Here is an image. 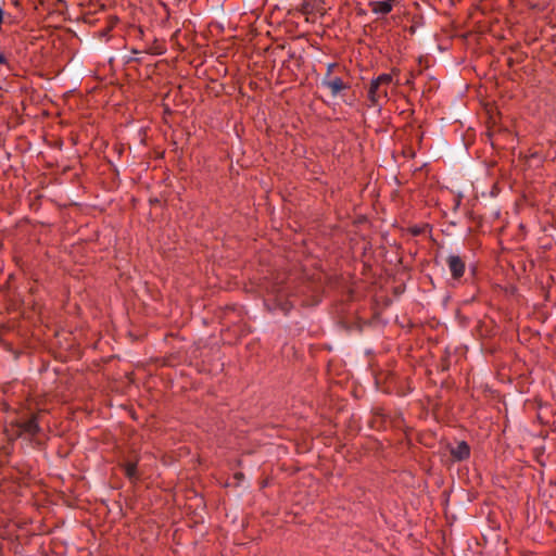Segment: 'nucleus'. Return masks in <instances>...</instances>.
Returning <instances> with one entry per match:
<instances>
[{
	"instance_id": "obj_9",
	"label": "nucleus",
	"mask_w": 556,
	"mask_h": 556,
	"mask_svg": "<svg viewBox=\"0 0 556 556\" xmlns=\"http://www.w3.org/2000/svg\"><path fill=\"white\" fill-rule=\"evenodd\" d=\"M503 290H504L505 294L507 296H509V298H517L518 296V286L516 283L507 282L503 287Z\"/></svg>"
},
{
	"instance_id": "obj_10",
	"label": "nucleus",
	"mask_w": 556,
	"mask_h": 556,
	"mask_svg": "<svg viewBox=\"0 0 556 556\" xmlns=\"http://www.w3.org/2000/svg\"><path fill=\"white\" fill-rule=\"evenodd\" d=\"M424 231L425 226L414 225L408 228V232L414 237L420 236L421 233H424Z\"/></svg>"
},
{
	"instance_id": "obj_7",
	"label": "nucleus",
	"mask_w": 556,
	"mask_h": 556,
	"mask_svg": "<svg viewBox=\"0 0 556 556\" xmlns=\"http://www.w3.org/2000/svg\"><path fill=\"white\" fill-rule=\"evenodd\" d=\"M368 5L371 12L377 15H387L392 11V9L390 8V3L384 2L383 0L370 1Z\"/></svg>"
},
{
	"instance_id": "obj_16",
	"label": "nucleus",
	"mask_w": 556,
	"mask_h": 556,
	"mask_svg": "<svg viewBox=\"0 0 556 556\" xmlns=\"http://www.w3.org/2000/svg\"><path fill=\"white\" fill-rule=\"evenodd\" d=\"M508 65L511 67L513 66V60L511 59H508Z\"/></svg>"
},
{
	"instance_id": "obj_5",
	"label": "nucleus",
	"mask_w": 556,
	"mask_h": 556,
	"mask_svg": "<svg viewBox=\"0 0 556 556\" xmlns=\"http://www.w3.org/2000/svg\"><path fill=\"white\" fill-rule=\"evenodd\" d=\"M321 85L328 88L333 97L350 88L349 84L344 83L342 78L330 75L324 76Z\"/></svg>"
},
{
	"instance_id": "obj_1",
	"label": "nucleus",
	"mask_w": 556,
	"mask_h": 556,
	"mask_svg": "<svg viewBox=\"0 0 556 556\" xmlns=\"http://www.w3.org/2000/svg\"><path fill=\"white\" fill-rule=\"evenodd\" d=\"M399 70L393 68L391 73H383L372 78L367 90V99L370 106H381L383 102L389 100V89L393 85V75Z\"/></svg>"
},
{
	"instance_id": "obj_14",
	"label": "nucleus",
	"mask_w": 556,
	"mask_h": 556,
	"mask_svg": "<svg viewBox=\"0 0 556 556\" xmlns=\"http://www.w3.org/2000/svg\"><path fill=\"white\" fill-rule=\"evenodd\" d=\"M384 2L390 3V8L393 10V8L397 4H400L401 0H383Z\"/></svg>"
},
{
	"instance_id": "obj_4",
	"label": "nucleus",
	"mask_w": 556,
	"mask_h": 556,
	"mask_svg": "<svg viewBox=\"0 0 556 556\" xmlns=\"http://www.w3.org/2000/svg\"><path fill=\"white\" fill-rule=\"evenodd\" d=\"M446 265L454 280H459L466 271V263L459 255H448L446 257Z\"/></svg>"
},
{
	"instance_id": "obj_17",
	"label": "nucleus",
	"mask_w": 556,
	"mask_h": 556,
	"mask_svg": "<svg viewBox=\"0 0 556 556\" xmlns=\"http://www.w3.org/2000/svg\"><path fill=\"white\" fill-rule=\"evenodd\" d=\"M523 556H531V555H526V554L523 553Z\"/></svg>"
},
{
	"instance_id": "obj_8",
	"label": "nucleus",
	"mask_w": 556,
	"mask_h": 556,
	"mask_svg": "<svg viewBox=\"0 0 556 556\" xmlns=\"http://www.w3.org/2000/svg\"><path fill=\"white\" fill-rule=\"evenodd\" d=\"M124 473L130 481H137L138 470H137V462H127L123 465Z\"/></svg>"
},
{
	"instance_id": "obj_15",
	"label": "nucleus",
	"mask_w": 556,
	"mask_h": 556,
	"mask_svg": "<svg viewBox=\"0 0 556 556\" xmlns=\"http://www.w3.org/2000/svg\"><path fill=\"white\" fill-rule=\"evenodd\" d=\"M235 477H236L237 479H241V478H243V473L238 472V473H236V475H235Z\"/></svg>"
},
{
	"instance_id": "obj_3",
	"label": "nucleus",
	"mask_w": 556,
	"mask_h": 556,
	"mask_svg": "<svg viewBox=\"0 0 556 556\" xmlns=\"http://www.w3.org/2000/svg\"><path fill=\"white\" fill-rule=\"evenodd\" d=\"M287 295L288 293L282 285L271 286L270 290H268L267 299L265 300V305L268 311H280L285 315L289 314L293 308V304L286 299Z\"/></svg>"
},
{
	"instance_id": "obj_6",
	"label": "nucleus",
	"mask_w": 556,
	"mask_h": 556,
	"mask_svg": "<svg viewBox=\"0 0 556 556\" xmlns=\"http://www.w3.org/2000/svg\"><path fill=\"white\" fill-rule=\"evenodd\" d=\"M450 453L455 460L462 462L470 456V446L466 441H460L450 448Z\"/></svg>"
},
{
	"instance_id": "obj_11",
	"label": "nucleus",
	"mask_w": 556,
	"mask_h": 556,
	"mask_svg": "<svg viewBox=\"0 0 556 556\" xmlns=\"http://www.w3.org/2000/svg\"><path fill=\"white\" fill-rule=\"evenodd\" d=\"M337 66H338V64H337V63H329V64L327 65V72H326L325 76H328V75L332 76L333 70H334Z\"/></svg>"
},
{
	"instance_id": "obj_2",
	"label": "nucleus",
	"mask_w": 556,
	"mask_h": 556,
	"mask_svg": "<svg viewBox=\"0 0 556 556\" xmlns=\"http://www.w3.org/2000/svg\"><path fill=\"white\" fill-rule=\"evenodd\" d=\"M5 430L12 440L22 437L34 439L41 431L38 415L34 414L28 419L15 416L9 421V427Z\"/></svg>"
},
{
	"instance_id": "obj_13",
	"label": "nucleus",
	"mask_w": 556,
	"mask_h": 556,
	"mask_svg": "<svg viewBox=\"0 0 556 556\" xmlns=\"http://www.w3.org/2000/svg\"><path fill=\"white\" fill-rule=\"evenodd\" d=\"M0 64L9 66V62L4 53L0 52Z\"/></svg>"
},
{
	"instance_id": "obj_12",
	"label": "nucleus",
	"mask_w": 556,
	"mask_h": 556,
	"mask_svg": "<svg viewBox=\"0 0 556 556\" xmlns=\"http://www.w3.org/2000/svg\"><path fill=\"white\" fill-rule=\"evenodd\" d=\"M2 409H3L4 412H7V413H8V412H10V410H13L14 413L16 412V409H15V408H12V407L10 406V404H9V403H7V402L2 403Z\"/></svg>"
}]
</instances>
